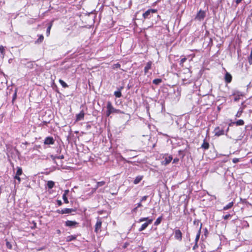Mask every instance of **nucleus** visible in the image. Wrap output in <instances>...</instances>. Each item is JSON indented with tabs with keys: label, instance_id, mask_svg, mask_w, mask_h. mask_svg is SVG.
I'll return each instance as SVG.
<instances>
[{
	"label": "nucleus",
	"instance_id": "nucleus-1",
	"mask_svg": "<svg viewBox=\"0 0 252 252\" xmlns=\"http://www.w3.org/2000/svg\"><path fill=\"white\" fill-rule=\"evenodd\" d=\"M144 221L146 222L142 224L141 226L138 229L139 232L143 231L148 226L149 224H151L153 221V219H150L149 217H143L140 218L138 220V222H141Z\"/></svg>",
	"mask_w": 252,
	"mask_h": 252
},
{
	"label": "nucleus",
	"instance_id": "nucleus-2",
	"mask_svg": "<svg viewBox=\"0 0 252 252\" xmlns=\"http://www.w3.org/2000/svg\"><path fill=\"white\" fill-rule=\"evenodd\" d=\"M157 12V9H149L143 14L142 16L144 19H150L152 17L153 14L156 13Z\"/></svg>",
	"mask_w": 252,
	"mask_h": 252
},
{
	"label": "nucleus",
	"instance_id": "nucleus-3",
	"mask_svg": "<svg viewBox=\"0 0 252 252\" xmlns=\"http://www.w3.org/2000/svg\"><path fill=\"white\" fill-rule=\"evenodd\" d=\"M107 109H109L112 113H121L122 112L119 109H115L112 105L110 101H108L107 103Z\"/></svg>",
	"mask_w": 252,
	"mask_h": 252
},
{
	"label": "nucleus",
	"instance_id": "nucleus-4",
	"mask_svg": "<svg viewBox=\"0 0 252 252\" xmlns=\"http://www.w3.org/2000/svg\"><path fill=\"white\" fill-rule=\"evenodd\" d=\"M214 132L215 133V135L217 136H220L224 134V130L223 128L220 127V126L216 127L214 130Z\"/></svg>",
	"mask_w": 252,
	"mask_h": 252
},
{
	"label": "nucleus",
	"instance_id": "nucleus-5",
	"mask_svg": "<svg viewBox=\"0 0 252 252\" xmlns=\"http://www.w3.org/2000/svg\"><path fill=\"white\" fill-rule=\"evenodd\" d=\"M175 239L181 241L182 240V233L179 229H175L174 231Z\"/></svg>",
	"mask_w": 252,
	"mask_h": 252
},
{
	"label": "nucleus",
	"instance_id": "nucleus-6",
	"mask_svg": "<svg viewBox=\"0 0 252 252\" xmlns=\"http://www.w3.org/2000/svg\"><path fill=\"white\" fill-rule=\"evenodd\" d=\"M206 16V12L205 11H203L202 10H200L197 13L196 16L195 17V19H197L199 21L202 20Z\"/></svg>",
	"mask_w": 252,
	"mask_h": 252
},
{
	"label": "nucleus",
	"instance_id": "nucleus-7",
	"mask_svg": "<svg viewBox=\"0 0 252 252\" xmlns=\"http://www.w3.org/2000/svg\"><path fill=\"white\" fill-rule=\"evenodd\" d=\"M78 223L75 221L67 220L65 222V225L67 227L75 228L78 226Z\"/></svg>",
	"mask_w": 252,
	"mask_h": 252
},
{
	"label": "nucleus",
	"instance_id": "nucleus-8",
	"mask_svg": "<svg viewBox=\"0 0 252 252\" xmlns=\"http://www.w3.org/2000/svg\"><path fill=\"white\" fill-rule=\"evenodd\" d=\"M73 211H74V210L73 209L64 208L62 210H58L57 211V212L59 214H69V213H71Z\"/></svg>",
	"mask_w": 252,
	"mask_h": 252
},
{
	"label": "nucleus",
	"instance_id": "nucleus-9",
	"mask_svg": "<svg viewBox=\"0 0 252 252\" xmlns=\"http://www.w3.org/2000/svg\"><path fill=\"white\" fill-rule=\"evenodd\" d=\"M54 140L52 137H46L44 141V143L46 145L53 144L54 143Z\"/></svg>",
	"mask_w": 252,
	"mask_h": 252
},
{
	"label": "nucleus",
	"instance_id": "nucleus-10",
	"mask_svg": "<svg viewBox=\"0 0 252 252\" xmlns=\"http://www.w3.org/2000/svg\"><path fill=\"white\" fill-rule=\"evenodd\" d=\"M224 80L227 83H229L231 82L232 76L229 73L227 72H226L224 76Z\"/></svg>",
	"mask_w": 252,
	"mask_h": 252
},
{
	"label": "nucleus",
	"instance_id": "nucleus-11",
	"mask_svg": "<svg viewBox=\"0 0 252 252\" xmlns=\"http://www.w3.org/2000/svg\"><path fill=\"white\" fill-rule=\"evenodd\" d=\"M152 63L151 62H148L144 68L145 74H147L149 69L151 68Z\"/></svg>",
	"mask_w": 252,
	"mask_h": 252
},
{
	"label": "nucleus",
	"instance_id": "nucleus-12",
	"mask_svg": "<svg viewBox=\"0 0 252 252\" xmlns=\"http://www.w3.org/2000/svg\"><path fill=\"white\" fill-rule=\"evenodd\" d=\"M102 224V221L100 220H98L96 224H95V232H97L99 229L101 228Z\"/></svg>",
	"mask_w": 252,
	"mask_h": 252
},
{
	"label": "nucleus",
	"instance_id": "nucleus-13",
	"mask_svg": "<svg viewBox=\"0 0 252 252\" xmlns=\"http://www.w3.org/2000/svg\"><path fill=\"white\" fill-rule=\"evenodd\" d=\"M84 115V112L83 111H81L80 113L76 115V120L77 121H81L82 120H83Z\"/></svg>",
	"mask_w": 252,
	"mask_h": 252
},
{
	"label": "nucleus",
	"instance_id": "nucleus-14",
	"mask_svg": "<svg viewBox=\"0 0 252 252\" xmlns=\"http://www.w3.org/2000/svg\"><path fill=\"white\" fill-rule=\"evenodd\" d=\"M172 159V158L170 156H169V157L165 158L164 160L163 161V162L165 165H167V164H169L171 161Z\"/></svg>",
	"mask_w": 252,
	"mask_h": 252
},
{
	"label": "nucleus",
	"instance_id": "nucleus-15",
	"mask_svg": "<svg viewBox=\"0 0 252 252\" xmlns=\"http://www.w3.org/2000/svg\"><path fill=\"white\" fill-rule=\"evenodd\" d=\"M201 147L205 150H207L209 148V144L207 142L205 141V140H204L203 143L201 146Z\"/></svg>",
	"mask_w": 252,
	"mask_h": 252
},
{
	"label": "nucleus",
	"instance_id": "nucleus-16",
	"mask_svg": "<svg viewBox=\"0 0 252 252\" xmlns=\"http://www.w3.org/2000/svg\"><path fill=\"white\" fill-rule=\"evenodd\" d=\"M143 179L142 176H138L136 177L133 181L134 184H138Z\"/></svg>",
	"mask_w": 252,
	"mask_h": 252
},
{
	"label": "nucleus",
	"instance_id": "nucleus-17",
	"mask_svg": "<svg viewBox=\"0 0 252 252\" xmlns=\"http://www.w3.org/2000/svg\"><path fill=\"white\" fill-rule=\"evenodd\" d=\"M233 124L237 126H243L244 125V122L243 120H239L235 122H233Z\"/></svg>",
	"mask_w": 252,
	"mask_h": 252
},
{
	"label": "nucleus",
	"instance_id": "nucleus-18",
	"mask_svg": "<svg viewBox=\"0 0 252 252\" xmlns=\"http://www.w3.org/2000/svg\"><path fill=\"white\" fill-rule=\"evenodd\" d=\"M38 38L37 39V40H36L35 41V43H38V44L40 43L43 41V40L44 39V36L42 34H40V35H38Z\"/></svg>",
	"mask_w": 252,
	"mask_h": 252
},
{
	"label": "nucleus",
	"instance_id": "nucleus-19",
	"mask_svg": "<svg viewBox=\"0 0 252 252\" xmlns=\"http://www.w3.org/2000/svg\"><path fill=\"white\" fill-rule=\"evenodd\" d=\"M54 185H55L54 182L52 181H48L47 184V187L49 189H52L54 187Z\"/></svg>",
	"mask_w": 252,
	"mask_h": 252
},
{
	"label": "nucleus",
	"instance_id": "nucleus-20",
	"mask_svg": "<svg viewBox=\"0 0 252 252\" xmlns=\"http://www.w3.org/2000/svg\"><path fill=\"white\" fill-rule=\"evenodd\" d=\"M233 202H231L229 203L227 205L223 207V210H227L228 209L231 208L233 205Z\"/></svg>",
	"mask_w": 252,
	"mask_h": 252
},
{
	"label": "nucleus",
	"instance_id": "nucleus-21",
	"mask_svg": "<svg viewBox=\"0 0 252 252\" xmlns=\"http://www.w3.org/2000/svg\"><path fill=\"white\" fill-rule=\"evenodd\" d=\"M201 227H200L199 230L198 231V232H197L196 237H195V242L196 243L198 242V241L199 239V238H200V233H201Z\"/></svg>",
	"mask_w": 252,
	"mask_h": 252
},
{
	"label": "nucleus",
	"instance_id": "nucleus-22",
	"mask_svg": "<svg viewBox=\"0 0 252 252\" xmlns=\"http://www.w3.org/2000/svg\"><path fill=\"white\" fill-rule=\"evenodd\" d=\"M59 82L63 88H65L68 87V85H67V84L63 80L60 79Z\"/></svg>",
	"mask_w": 252,
	"mask_h": 252
},
{
	"label": "nucleus",
	"instance_id": "nucleus-23",
	"mask_svg": "<svg viewBox=\"0 0 252 252\" xmlns=\"http://www.w3.org/2000/svg\"><path fill=\"white\" fill-rule=\"evenodd\" d=\"M105 184L104 181L98 182L95 187V189H97L98 187L103 186Z\"/></svg>",
	"mask_w": 252,
	"mask_h": 252
},
{
	"label": "nucleus",
	"instance_id": "nucleus-24",
	"mask_svg": "<svg viewBox=\"0 0 252 252\" xmlns=\"http://www.w3.org/2000/svg\"><path fill=\"white\" fill-rule=\"evenodd\" d=\"M52 26V24L51 23L49 24L48 27L46 30V34L47 36H49L50 33V30Z\"/></svg>",
	"mask_w": 252,
	"mask_h": 252
},
{
	"label": "nucleus",
	"instance_id": "nucleus-25",
	"mask_svg": "<svg viewBox=\"0 0 252 252\" xmlns=\"http://www.w3.org/2000/svg\"><path fill=\"white\" fill-rule=\"evenodd\" d=\"M114 95L116 97L119 98L122 96L121 92H120V90L115 91L114 92Z\"/></svg>",
	"mask_w": 252,
	"mask_h": 252
},
{
	"label": "nucleus",
	"instance_id": "nucleus-26",
	"mask_svg": "<svg viewBox=\"0 0 252 252\" xmlns=\"http://www.w3.org/2000/svg\"><path fill=\"white\" fill-rule=\"evenodd\" d=\"M162 220V217L160 216L159 217H158L157 220H156L155 221V223H154V224L155 225H158L161 222V221Z\"/></svg>",
	"mask_w": 252,
	"mask_h": 252
},
{
	"label": "nucleus",
	"instance_id": "nucleus-27",
	"mask_svg": "<svg viewBox=\"0 0 252 252\" xmlns=\"http://www.w3.org/2000/svg\"><path fill=\"white\" fill-rule=\"evenodd\" d=\"M162 81L161 79H156L153 81V83L155 85H158Z\"/></svg>",
	"mask_w": 252,
	"mask_h": 252
},
{
	"label": "nucleus",
	"instance_id": "nucleus-28",
	"mask_svg": "<svg viewBox=\"0 0 252 252\" xmlns=\"http://www.w3.org/2000/svg\"><path fill=\"white\" fill-rule=\"evenodd\" d=\"M0 53L3 56L5 55L4 47L2 45H0Z\"/></svg>",
	"mask_w": 252,
	"mask_h": 252
},
{
	"label": "nucleus",
	"instance_id": "nucleus-29",
	"mask_svg": "<svg viewBox=\"0 0 252 252\" xmlns=\"http://www.w3.org/2000/svg\"><path fill=\"white\" fill-rule=\"evenodd\" d=\"M248 62L250 65L252 64V53H250V55L248 57Z\"/></svg>",
	"mask_w": 252,
	"mask_h": 252
},
{
	"label": "nucleus",
	"instance_id": "nucleus-30",
	"mask_svg": "<svg viewBox=\"0 0 252 252\" xmlns=\"http://www.w3.org/2000/svg\"><path fill=\"white\" fill-rule=\"evenodd\" d=\"M22 174V169L21 168H18L17 170V172H16V175L20 176Z\"/></svg>",
	"mask_w": 252,
	"mask_h": 252
},
{
	"label": "nucleus",
	"instance_id": "nucleus-31",
	"mask_svg": "<svg viewBox=\"0 0 252 252\" xmlns=\"http://www.w3.org/2000/svg\"><path fill=\"white\" fill-rule=\"evenodd\" d=\"M6 246L7 248L9 249H11L12 248V246L11 244V243L7 241L6 242Z\"/></svg>",
	"mask_w": 252,
	"mask_h": 252
},
{
	"label": "nucleus",
	"instance_id": "nucleus-32",
	"mask_svg": "<svg viewBox=\"0 0 252 252\" xmlns=\"http://www.w3.org/2000/svg\"><path fill=\"white\" fill-rule=\"evenodd\" d=\"M63 200L64 203H68V201L67 196H65V194H63Z\"/></svg>",
	"mask_w": 252,
	"mask_h": 252
},
{
	"label": "nucleus",
	"instance_id": "nucleus-33",
	"mask_svg": "<svg viewBox=\"0 0 252 252\" xmlns=\"http://www.w3.org/2000/svg\"><path fill=\"white\" fill-rule=\"evenodd\" d=\"M186 60H187L186 58H182L180 61V65L183 66L184 63L186 61Z\"/></svg>",
	"mask_w": 252,
	"mask_h": 252
},
{
	"label": "nucleus",
	"instance_id": "nucleus-34",
	"mask_svg": "<svg viewBox=\"0 0 252 252\" xmlns=\"http://www.w3.org/2000/svg\"><path fill=\"white\" fill-rule=\"evenodd\" d=\"M148 195H145V196H143L141 198V199L140 200V201L142 202V201H144L146 200L148 198Z\"/></svg>",
	"mask_w": 252,
	"mask_h": 252
},
{
	"label": "nucleus",
	"instance_id": "nucleus-35",
	"mask_svg": "<svg viewBox=\"0 0 252 252\" xmlns=\"http://www.w3.org/2000/svg\"><path fill=\"white\" fill-rule=\"evenodd\" d=\"M231 217V215L230 214H227L225 216H223V218L224 220H227L229 217Z\"/></svg>",
	"mask_w": 252,
	"mask_h": 252
},
{
	"label": "nucleus",
	"instance_id": "nucleus-36",
	"mask_svg": "<svg viewBox=\"0 0 252 252\" xmlns=\"http://www.w3.org/2000/svg\"><path fill=\"white\" fill-rule=\"evenodd\" d=\"M242 111H238V112L236 114V117H240L241 116V114H242Z\"/></svg>",
	"mask_w": 252,
	"mask_h": 252
},
{
	"label": "nucleus",
	"instance_id": "nucleus-37",
	"mask_svg": "<svg viewBox=\"0 0 252 252\" xmlns=\"http://www.w3.org/2000/svg\"><path fill=\"white\" fill-rule=\"evenodd\" d=\"M232 161L234 163H236L239 161V159L237 158H234L233 159Z\"/></svg>",
	"mask_w": 252,
	"mask_h": 252
},
{
	"label": "nucleus",
	"instance_id": "nucleus-38",
	"mask_svg": "<svg viewBox=\"0 0 252 252\" xmlns=\"http://www.w3.org/2000/svg\"><path fill=\"white\" fill-rule=\"evenodd\" d=\"M111 114H112V113L109 109H107V111H106L107 117H109Z\"/></svg>",
	"mask_w": 252,
	"mask_h": 252
},
{
	"label": "nucleus",
	"instance_id": "nucleus-39",
	"mask_svg": "<svg viewBox=\"0 0 252 252\" xmlns=\"http://www.w3.org/2000/svg\"><path fill=\"white\" fill-rule=\"evenodd\" d=\"M68 238H69L68 241H71V240H73L75 239V237L72 235L69 236Z\"/></svg>",
	"mask_w": 252,
	"mask_h": 252
},
{
	"label": "nucleus",
	"instance_id": "nucleus-40",
	"mask_svg": "<svg viewBox=\"0 0 252 252\" xmlns=\"http://www.w3.org/2000/svg\"><path fill=\"white\" fill-rule=\"evenodd\" d=\"M56 158H58V159H63V158H64V156L63 155H61L60 156L56 157Z\"/></svg>",
	"mask_w": 252,
	"mask_h": 252
},
{
	"label": "nucleus",
	"instance_id": "nucleus-41",
	"mask_svg": "<svg viewBox=\"0 0 252 252\" xmlns=\"http://www.w3.org/2000/svg\"><path fill=\"white\" fill-rule=\"evenodd\" d=\"M14 178L15 179L18 180L19 182H20L21 180L20 178L19 177V176H18V175H15Z\"/></svg>",
	"mask_w": 252,
	"mask_h": 252
},
{
	"label": "nucleus",
	"instance_id": "nucleus-42",
	"mask_svg": "<svg viewBox=\"0 0 252 252\" xmlns=\"http://www.w3.org/2000/svg\"><path fill=\"white\" fill-rule=\"evenodd\" d=\"M142 205V204H141V202L140 201L139 203H137V208H139V207H141Z\"/></svg>",
	"mask_w": 252,
	"mask_h": 252
},
{
	"label": "nucleus",
	"instance_id": "nucleus-43",
	"mask_svg": "<svg viewBox=\"0 0 252 252\" xmlns=\"http://www.w3.org/2000/svg\"><path fill=\"white\" fill-rule=\"evenodd\" d=\"M68 192H69V190H68V189L67 190H65L64 191V193L63 194H65V196H66L67 194L68 193Z\"/></svg>",
	"mask_w": 252,
	"mask_h": 252
},
{
	"label": "nucleus",
	"instance_id": "nucleus-44",
	"mask_svg": "<svg viewBox=\"0 0 252 252\" xmlns=\"http://www.w3.org/2000/svg\"><path fill=\"white\" fill-rule=\"evenodd\" d=\"M115 66L117 68H119L120 67L121 65L119 63H116L115 64Z\"/></svg>",
	"mask_w": 252,
	"mask_h": 252
},
{
	"label": "nucleus",
	"instance_id": "nucleus-45",
	"mask_svg": "<svg viewBox=\"0 0 252 252\" xmlns=\"http://www.w3.org/2000/svg\"><path fill=\"white\" fill-rule=\"evenodd\" d=\"M137 209V207H135L134 208H133L132 210V212H136V210Z\"/></svg>",
	"mask_w": 252,
	"mask_h": 252
},
{
	"label": "nucleus",
	"instance_id": "nucleus-46",
	"mask_svg": "<svg viewBox=\"0 0 252 252\" xmlns=\"http://www.w3.org/2000/svg\"><path fill=\"white\" fill-rule=\"evenodd\" d=\"M198 247V245H197V243L195 242V244L194 245V246H193V249H195L196 248H197Z\"/></svg>",
	"mask_w": 252,
	"mask_h": 252
},
{
	"label": "nucleus",
	"instance_id": "nucleus-47",
	"mask_svg": "<svg viewBox=\"0 0 252 252\" xmlns=\"http://www.w3.org/2000/svg\"><path fill=\"white\" fill-rule=\"evenodd\" d=\"M62 204V201L61 200H58V204L60 206Z\"/></svg>",
	"mask_w": 252,
	"mask_h": 252
},
{
	"label": "nucleus",
	"instance_id": "nucleus-48",
	"mask_svg": "<svg viewBox=\"0 0 252 252\" xmlns=\"http://www.w3.org/2000/svg\"><path fill=\"white\" fill-rule=\"evenodd\" d=\"M238 99H239V98H238V97H235V98H234V100H235V101H238Z\"/></svg>",
	"mask_w": 252,
	"mask_h": 252
},
{
	"label": "nucleus",
	"instance_id": "nucleus-49",
	"mask_svg": "<svg viewBox=\"0 0 252 252\" xmlns=\"http://www.w3.org/2000/svg\"><path fill=\"white\" fill-rule=\"evenodd\" d=\"M188 72L189 73V76H190V74H191V72H190V70L189 69H188L187 70Z\"/></svg>",
	"mask_w": 252,
	"mask_h": 252
},
{
	"label": "nucleus",
	"instance_id": "nucleus-50",
	"mask_svg": "<svg viewBox=\"0 0 252 252\" xmlns=\"http://www.w3.org/2000/svg\"><path fill=\"white\" fill-rule=\"evenodd\" d=\"M124 88L123 87H121L120 89H119V90H120V92H121V90H123Z\"/></svg>",
	"mask_w": 252,
	"mask_h": 252
},
{
	"label": "nucleus",
	"instance_id": "nucleus-51",
	"mask_svg": "<svg viewBox=\"0 0 252 252\" xmlns=\"http://www.w3.org/2000/svg\"><path fill=\"white\" fill-rule=\"evenodd\" d=\"M95 187L93 189V191L94 192L96 190Z\"/></svg>",
	"mask_w": 252,
	"mask_h": 252
},
{
	"label": "nucleus",
	"instance_id": "nucleus-52",
	"mask_svg": "<svg viewBox=\"0 0 252 252\" xmlns=\"http://www.w3.org/2000/svg\"><path fill=\"white\" fill-rule=\"evenodd\" d=\"M117 192H115V193L113 192V193H112V195H116V194H117Z\"/></svg>",
	"mask_w": 252,
	"mask_h": 252
},
{
	"label": "nucleus",
	"instance_id": "nucleus-53",
	"mask_svg": "<svg viewBox=\"0 0 252 252\" xmlns=\"http://www.w3.org/2000/svg\"><path fill=\"white\" fill-rule=\"evenodd\" d=\"M57 232H58V234H60L61 231H60V230H57Z\"/></svg>",
	"mask_w": 252,
	"mask_h": 252
},
{
	"label": "nucleus",
	"instance_id": "nucleus-54",
	"mask_svg": "<svg viewBox=\"0 0 252 252\" xmlns=\"http://www.w3.org/2000/svg\"><path fill=\"white\" fill-rule=\"evenodd\" d=\"M32 224H33L34 226L36 225V224L33 221H32Z\"/></svg>",
	"mask_w": 252,
	"mask_h": 252
},
{
	"label": "nucleus",
	"instance_id": "nucleus-55",
	"mask_svg": "<svg viewBox=\"0 0 252 252\" xmlns=\"http://www.w3.org/2000/svg\"><path fill=\"white\" fill-rule=\"evenodd\" d=\"M124 248H126V244H125V245H124Z\"/></svg>",
	"mask_w": 252,
	"mask_h": 252
},
{
	"label": "nucleus",
	"instance_id": "nucleus-56",
	"mask_svg": "<svg viewBox=\"0 0 252 252\" xmlns=\"http://www.w3.org/2000/svg\"><path fill=\"white\" fill-rule=\"evenodd\" d=\"M228 129H229V127H228L227 128L226 131H227L228 130Z\"/></svg>",
	"mask_w": 252,
	"mask_h": 252
},
{
	"label": "nucleus",
	"instance_id": "nucleus-57",
	"mask_svg": "<svg viewBox=\"0 0 252 252\" xmlns=\"http://www.w3.org/2000/svg\"><path fill=\"white\" fill-rule=\"evenodd\" d=\"M251 53H252V49H251Z\"/></svg>",
	"mask_w": 252,
	"mask_h": 252
},
{
	"label": "nucleus",
	"instance_id": "nucleus-58",
	"mask_svg": "<svg viewBox=\"0 0 252 252\" xmlns=\"http://www.w3.org/2000/svg\"><path fill=\"white\" fill-rule=\"evenodd\" d=\"M251 53H252V49H251Z\"/></svg>",
	"mask_w": 252,
	"mask_h": 252
},
{
	"label": "nucleus",
	"instance_id": "nucleus-59",
	"mask_svg": "<svg viewBox=\"0 0 252 252\" xmlns=\"http://www.w3.org/2000/svg\"><path fill=\"white\" fill-rule=\"evenodd\" d=\"M251 53H252V49H251Z\"/></svg>",
	"mask_w": 252,
	"mask_h": 252
},
{
	"label": "nucleus",
	"instance_id": "nucleus-60",
	"mask_svg": "<svg viewBox=\"0 0 252 252\" xmlns=\"http://www.w3.org/2000/svg\"><path fill=\"white\" fill-rule=\"evenodd\" d=\"M16 93H15V94H14V96H16Z\"/></svg>",
	"mask_w": 252,
	"mask_h": 252
},
{
	"label": "nucleus",
	"instance_id": "nucleus-61",
	"mask_svg": "<svg viewBox=\"0 0 252 252\" xmlns=\"http://www.w3.org/2000/svg\"><path fill=\"white\" fill-rule=\"evenodd\" d=\"M94 252H96V251H94Z\"/></svg>",
	"mask_w": 252,
	"mask_h": 252
}]
</instances>
